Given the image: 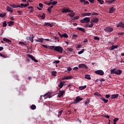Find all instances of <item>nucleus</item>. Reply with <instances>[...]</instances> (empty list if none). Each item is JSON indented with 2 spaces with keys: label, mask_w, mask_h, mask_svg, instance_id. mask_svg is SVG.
I'll return each instance as SVG.
<instances>
[{
  "label": "nucleus",
  "mask_w": 124,
  "mask_h": 124,
  "mask_svg": "<svg viewBox=\"0 0 124 124\" xmlns=\"http://www.w3.org/2000/svg\"><path fill=\"white\" fill-rule=\"evenodd\" d=\"M91 18L90 17H85L83 19L80 20V22L81 24H87V23H90Z\"/></svg>",
  "instance_id": "f257e3e1"
},
{
  "label": "nucleus",
  "mask_w": 124,
  "mask_h": 124,
  "mask_svg": "<svg viewBox=\"0 0 124 124\" xmlns=\"http://www.w3.org/2000/svg\"><path fill=\"white\" fill-rule=\"evenodd\" d=\"M54 51H56V52H59V53H61V54H62V51H63V48H62V46H56L54 48Z\"/></svg>",
  "instance_id": "f03ea898"
},
{
  "label": "nucleus",
  "mask_w": 124,
  "mask_h": 124,
  "mask_svg": "<svg viewBox=\"0 0 124 124\" xmlns=\"http://www.w3.org/2000/svg\"><path fill=\"white\" fill-rule=\"evenodd\" d=\"M82 99L83 98H80V96L76 97V99L74 102L72 103V104H77V103L82 101Z\"/></svg>",
  "instance_id": "7ed1b4c3"
},
{
  "label": "nucleus",
  "mask_w": 124,
  "mask_h": 124,
  "mask_svg": "<svg viewBox=\"0 0 124 124\" xmlns=\"http://www.w3.org/2000/svg\"><path fill=\"white\" fill-rule=\"evenodd\" d=\"M104 31L106 32H112L114 29L111 27H106L104 29Z\"/></svg>",
  "instance_id": "20e7f679"
},
{
  "label": "nucleus",
  "mask_w": 124,
  "mask_h": 124,
  "mask_svg": "<svg viewBox=\"0 0 124 124\" xmlns=\"http://www.w3.org/2000/svg\"><path fill=\"white\" fill-rule=\"evenodd\" d=\"M94 73L98 74V75L103 76L104 75V72L102 70H98L95 71Z\"/></svg>",
  "instance_id": "39448f33"
},
{
  "label": "nucleus",
  "mask_w": 124,
  "mask_h": 124,
  "mask_svg": "<svg viewBox=\"0 0 124 124\" xmlns=\"http://www.w3.org/2000/svg\"><path fill=\"white\" fill-rule=\"evenodd\" d=\"M30 5V4H29V2L27 1L26 4H24V3H21L20 5V8H26V7H28Z\"/></svg>",
  "instance_id": "423d86ee"
},
{
  "label": "nucleus",
  "mask_w": 124,
  "mask_h": 124,
  "mask_svg": "<svg viewBox=\"0 0 124 124\" xmlns=\"http://www.w3.org/2000/svg\"><path fill=\"white\" fill-rule=\"evenodd\" d=\"M61 10H62V13H68V12H71V10L67 8L62 9Z\"/></svg>",
  "instance_id": "0eeeda50"
},
{
  "label": "nucleus",
  "mask_w": 124,
  "mask_h": 124,
  "mask_svg": "<svg viewBox=\"0 0 124 124\" xmlns=\"http://www.w3.org/2000/svg\"><path fill=\"white\" fill-rule=\"evenodd\" d=\"M79 68H85V69H88L89 67L85 64H80L78 65Z\"/></svg>",
  "instance_id": "6e6552de"
},
{
  "label": "nucleus",
  "mask_w": 124,
  "mask_h": 124,
  "mask_svg": "<svg viewBox=\"0 0 124 124\" xmlns=\"http://www.w3.org/2000/svg\"><path fill=\"white\" fill-rule=\"evenodd\" d=\"M117 28H122V29H124V22H120L116 25Z\"/></svg>",
  "instance_id": "1a4fd4ad"
},
{
  "label": "nucleus",
  "mask_w": 124,
  "mask_h": 124,
  "mask_svg": "<svg viewBox=\"0 0 124 124\" xmlns=\"http://www.w3.org/2000/svg\"><path fill=\"white\" fill-rule=\"evenodd\" d=\"M28 57H29V58H30V59H31L32 61H33V62H38V61L35 59V58H34V57H33V56L31 55H28Z\"/></svg>",
  "instance_id": "9d476101"
},
{
  "label": "nucleus",
  "mask_w": 124,
  "mask_h": 124,
  "mask_svg": "<svg viewBox=\"0 0 124 124\" xmlns=\"http://www.w3.org/2000/svg\"><path fill=\"white\" fill-rule=\"evenodd\" d=\"M91 21L93 24H94V23L97 24V23H98V22H99V19H98V18H96L94 19H91Z\"/></svg>",
  "instance_id": "9b49d317"
},
{
  "label": "nucleus",
  "mask_w": 124,
  "mask_h": 124,
  "mask_svg": "<svg viewBox=\"0 0 124 124\" xmlns=\"http://www.w3.org/2000/svg\"><path fill=\"white\" fill-rule=\"evenodd\" d=\"M123 73V70L121 69L116 70L115 74L116 75H121Z\"/></svg>",
  "instance_id": "f8f14e48"
},
{
  "label": "nucleus",
  "mask_w": 124,
  "mask_h": 124,
  "mask_svg": "<svg viewBox=\"0 0 124 124\" xmlns=\"http://www.w3.org/2000/svg\"><path fill=\"white\" fill-rule=\"evenodd\" d=\"M70 14H69V17H71V18H74V16H75V14L73 10H71Z\"/></svg>",
  "instance_id": "ddd939ff"
},
{
  "label": "nucleus",
  "mask_w": 124,
  "mask_h": 124,
  "mask_svg": "<svg viewBox=\"0 0 124 124\" xmlns=\"http://www.w3.org/2000/svg\"><path fill=\"white\" fill-rule=\"evenodd\" d=\"M37 42H40V43H43L44 42V38H39L37 40H36Z\"/></svg>",
  "instance_id": "4468645a"
},
{
  "label": "nucleus",
  "mask_w": 124,
  "mask_h": 124,
  "mask_svg": "<svg viewBox=\"0 0 124 124\" xmlns=\"http://www.w3.org/2000/svg\"><path fill=\"white\" fill-rule=\"evenodd\" d=\"M65 93L64 91H60V93L58 94V97H59V98L60 97H62V96L63 95V93Z\"/></svg>",
  "instance_id": "2eb2a0df"
},
{
  "label": "nucleus",
  "mask_w": 124,
  "mask_h": 124,
  "mask_svg": "<svg viewBox=\"0 0 124 124\" xmlns=\"http://www.w3.org/2000/svg\"><path fill=\"white\" fill-rule=\"evenodd\" d=\"M115 10H116V9L114 7L110 8L109 13H110V14H112L113 12H115Z\"/></svg>",
  "instance_id": "dca6fc26"
},
{
  "label": "nucleus",
  "mask_w": 124,
  "mask_h": 124,
  "mask_svg": "<svg viewBox=\"0 0 124 124\" xmlns=\"http://www.w3.org/2000/svg\"><path fill=\"white\" fill-rule=\"evenodd\" d=\"M116 0H106V3H108V4H112V3H114Z\"/></svg>",
  "instance_id": "f3484780"
},
{
  "label": "nucleus",
  "mask_w": 124,
  "mask_h": 124,
  "mask_svg": "<svg viewBox=\"0 0 124 124\" xmlns=\"http://www.w3.org/2000/svg\"><path fill=\"white\" fill-rule=\"evenodd\" d=\"M3 41H5V42H7V43H8V44H11V40L6 38H3Z\"/></svg>",
  "instance_id": "a211bd4d"
},
{
  "label": "nucleus",
  "mask_w": 124,
  "mask_h": 124,
  "mask_svg": "<svg viewBox=\"0 0 124 124\" xmlns=\"http://www.w3.org/2000/svg\"><path fill=\"white\" fill-rule=\"evenodd\" d=\"M118 47H119L118 45L112 46L111 47H110L109 48H108V49L109 50H114V49H117Z\"/></svg>",
  "instance_id": "6ab92c4d"
},
{
  "label": "nucleus",
  "mask_w": 124,
  "mask_h": 124,
  "mask_svg": "<svg viewBox=\"0 0 124 124\" xmlns=\"http://www.w3.org/2000/svg\"><path fill=\"white\" fill-rule=\"evenodd\" d=\"M44 26H45V27H46V26L50 27V28H52V27H53V25L51 24L49 22H45L44 24Z\"/></svg>",
  "instance_id": "aec40b11"
},
{
  "label": "nucleus",
  "mask_w": 124,
  "mask_h": 124,
  "mask_svg": "<svg viewBox=\"0 0 124 124\" xmlns=\"http://www.w3.org/2000/svg\"><path fill=\"white\" fill-rule=\"evenodd\" d=\"M77 30L78 31H82L83 32H85V31H86V30H85V28H83L78 27Z\"/></svg>",
  "instance_id": "412c9836"
},
{
  "label": "nucleus",
  "mask_w": 124,
  "mask_h": 124,
  "mask_svg": "<svg viewBox=\"0 0 124 124\" xmlns=\"http://www.w3.org/2000/svg\"><path fill=\"white\" fill-rule=\"evenodd\" d=\"M45 98H47V97H48V98H50L51 97V93H47L46 94H45V95L43 96Z\"/></svg>",
  "instance_id": "4be33fe9"
},
{
  "label": "nucleus",
  "mask_w": 124,
  "mask_h": 124,
  "mask_svg": "<svg viewBox=\"0 0 124 124\" xmlns=\"http://www.w3.org/2000/svg\"><path fill=\"white\" fill-rule=\"evenodd\" d=\"M117 97H119V94H114L111 95V99H113L114 98H117Z\"/></svg>",
  "instance_id": "5701e85b"
},
{
  "label": "nucleus",
  "mask_w": 124,
  "mask_h": 124,
  "mask_svg": "<svg viewBox=\"0 0 124 124\" xmlns=\"http://www.w3.org/2000/svg\"><path fill=\"white\" fill-rule=\"evenodd\" d=\"M27 39L29 40L30 41H31V43H33V37H31V36H28L27 37Z\"/></svg>",
  "instance_id": "b1692460"
},
{
  "label": "nucleus",
  "mask_w": 124,
  "mask_h": 124,
  "mask_svg": "<svg viewBox=\"0 0 124 124\" xmlns=\"http://www.w3.org/2000/svg\"><path fill=\"white\" fill-rule=\"evenodd\" d=\"M10 6H11V7H12L13 8H18V7H20V5H16V4H12L10 5Z\"/></svg>",
  "instance_id": "393cba45"
},
{
  "label": "nucleus",
  "mask_w": 124,
  "mask_h": 124,
  "mask_svg": "<svg viewBox=\"0 0 124 124\" xmlns=\"http://www.w3.org/2000/svg\"><path fill=\"white\" fill-rule=\"evenodd\" d=\"M6 10L9 12H11V13H12L13 12V10H12L11 8L9 6L7 7Z\"/></svg>",
  "instance_id": "a878e982"
},
{
  "label": "nucleus",
  "mask_w": 124,
  "mask_h": 124,
  "mask_svg": "<svg viewBox=\"0 0 124 124\" xmlns=\"http://www.w3.org/2000/svg\"><path fill=\"white\" fill-rule=\"evenodd\" d=\"M100 99L101 100H102V101H103L104 103H107L108 102V100L105 99V98L101 97Z\"/></svg>",
  "instance_id": "bb28decb"
},
{
  "label": "nucleus",
  "mask_w": 124,
  "mask_h": 124,
  "mask_svg": "<svg viewBox=\"0 0 124 124\" xmlns=\"http://www.w3.org/2000/svg\"><path fill=\"white\" fill-rule=\"evenodd\" d=\"M92 15V13H87L82 14V16H91Z\"/></svg>",
  "instance_id": "cd10ccee"
},
{
  "label": "nucleus",
  "mask_w": 124,
  "mask_h": 124,
  "mask_svg": "<svg viewBox=\"0 0 124 124\" xmlns=\"http://www.w3.org/2000/svg\"><path fill=\"white\" fill-rule=\"evenodd\" d=\"M116 69L114 68L110 70V74H116Z\"/></svg>",
  "instance_id": "c85d7f7f"
},
{
  "label": "nucleus",
  "mask_w": 124,
  "mask_h": 124,
  "mask_svg": "<svg viewBox=\"0 0 124 124\" xmlns=\"http://www.w3.org/2000/svg\"><path fill=\"white\" fill-rule=\"evenodd\" d=\"M14 25V22L13 21H9L8 22V25L9 27H11V26H13Z\"/></svg>",
  "instance_id": "c756f323"
},
{
  "label": "nucleus",
  "mask_w": 124,
  "mask_h": 124,
  "mask_svg": "<svg viewBox=\"0 0 124 124\" xmlns=\"http://www.w3.org/2000/svg\"><path fill=\"white\" fill-rule=\"evenodd\" d=\"M87 88V85H84L83 86H79V89L80 90V91H82V90H84V89H86Z\"/></svg>",
  "instance_id": "7c9ffc66"
},
{
  "label": "nucleus",
  "mask_w": 124,
  "mask_h": 124,
  "mask_svg": "<svg viewBox=\"0 0 124 124\" xmlns=\"http://www.w3.org/2000/svg\"><path fill=\"white\" fill-rule=\"evenodd\" d=\"M85 78L88 80H91V76L90 75H85Z\"/></svg>",
  "instance_id": "2f4dec72"
},
{
  "label": "nucleus",
  "mask_w": 124,
  "mask_h": 124,
  "mask_svg": "<svg viewBox=\"0 0 124 124\" xmlns=\"http://www.w3.org/2000/svg\"><path fill=\"white\" fill-rule=\"evenodd\" d=\"M31 108L32 109V110H35L36 109V106L35 105H32L31 106Z\"/></svg>",
  "instance_id": "473e14b6"
},
{
  "label": "nucleus",
  "mask_w": 124,
  "mask_h": 124,
  "mask_svg": "<svg viewBox=\"0 0 124 124\" xmlns=\"http://www.w3.org/2000/svg\"><path fill=\"white\" fill-rule=\"evenodd\" d=\"M62 37H65V38H67V37H68V35H67V34H66V33H64V34H62Z\"/></svg>",
  "instance_id": "72a5a7b5"
},
{
  "label": "nucleus",
  "mask_w": 124,
  "mask_h": 124,
  "mask_svg": "<svg viewBox=\"0 0 124 124\" xmlns=\"http://www.w3.org/2000/svg\"><path fill=\"white\" fill-rule=\"evenodd\" d=\"M0 57H2V58H4V59H6V58H7V55H3L0 53Z\"/></svg>",
  "instance_id": "f704fd0d"
},
{
  "label": "nucleus",
  "mask_w": 124,
  "mask_h": 124,
  "mask_svg": "<svg viewBox=\"0 0 124 124\" xmlns=\"http://www.w3.org/2000/svg\"><path fill=\"white\" fill-rule=\"evenodd\" d=\"M38 17H41L42 19V20H44V19H45V14L43 13V15L42 16H39Z\"/></svg>",
  "instance_id": "c9c22d12"
},
{
  "label": "nucleus",
  "mask_w": 124,
  "mask_h": 124,
  "mask_svg": "<svg viewBox=\"0 0 124 124\" xmlns=\"http://www.w3.org/2000/svg\"><path fill=\"white\" fill-rule=\"evenodd\" d=\"M5 15H6L5 13L0 14V17H1V18H3V17H5Z\"/></svg>",
  "instance_id": "e433bc0d"
},
{
  "label": "nucleus",
  "mask_w": 124,
  "mask_h": 124,
  "mask_svg": "<svg viewBox=\"0 0 124 124\" xmlns=\"http://www.w3.org/2000/svg\"><path fill=\"white\" fill-rule=\"evenodd\" d=\"M55 48H56L55 46H51L49 47V49H51V50H53V51H55Z\"/></svg>",
  "instance_id": "4c0bfd02"
},
{
  "label": "nucleus",
  "mask_w": 124,
  "mask_h": 124,
  "mask_svg": "<svg viewBox=\"0 0 124 124\" xmlns=\"http://www.w3.org/2000/svg\"><path fill=\"white\" fill-rule=\"evenodd\" d=\"M94 95H97V96H102V95H101V94H100L99 93H98V92H95L94 93Z\"/></svg>",
  "instance_id": "58836bf2"
},
{
  "label": "nucleus",
  "mask_w": 124,
  "mask_h": 124,
  "mask_svg": "<svg viewBox=\"0 0 124 124\" xmlns=\"http://www.w3.org/2000/svg\"><path fill=\"white\" fill-rule=\"evenodd\" d=\"M59 87H60V89H62V87H63V82H60Z\"/></svg>",
  "instance_id": "ea45409f"
},
{
  "label": "nucleus",
  "mask_w": 124,
  "mask_h": 124,
  "mask_svg": "<svg viewBox=\"0 0 124 124\" xmlns=\"http://www.w3.org/2000/svg\"><path fill=\"white\" fill-rule=\"evenodd\" d=\"M97 1H98L100 4H103V3H104V1L103 0H97Z\"/></svg>",
  "instance_id": "a19ab883"
},
{
  "label": "nucleus",
  "mask_w": 124,
  "mask_h": 124,
  "mask_svg": "<svg viewBox=\"0 0 124 124\" xmlns=\"http://www.w3.org/2000/svg\"><path fill=\"white\" fill-rule=\"evenodd\" d=\"M91 24L88 26L89 28H93V23L90 21Z\"/></svg>",
  "instance_id": "79ce46f5"
},
{
  "label": "nucleus",
  "mask_w": 124,
  "mask_h": 124,
  "mask_svg": "<svg viewBox=\"0 0 124 124\" xmlns=\"http://www.w3.org/2000/svg\"><path fill=\"white\" fill-rule=\"evenodd\" d=\"M84 51H85V50L84 49H82V50L78 51V55H81V54H83V53H84Z\"/></svg>",
  "instance_id": "37998d69"
},
{
  "label": "nucleus",
  "mask_w": 124,
  "mask_h": 124,
  "mask_svg": "<svg viewBox=\"0 0 124 124\" xmlns=\"http://www.w3.org/2000/svg\"><path fill=\"white\" fill-rule=\"evenodd\" d=\"M78 37V35H77L76 34H74L73 35V38H74V39H76V38H77Z\"/></svg>",
  "instance_id": "c03bdc74"
},
{
  "label": "nucleus",
  "mask_w": 124,
  "mask_h": 124,
  "mask_svg": "<svg viewBox=\"0 0 124 124\" xmlns=\"http://www.w3.org/2000/svg\"><path fill=\"white\" fill-rule=\"evenodd\" d=\"M89 103H90V100H88L87 101H86L85 102H84V104L85 105H89Z\"/></svg>",
  "instance_id": "a18cd8bd"
},
{
  "label": "nucleus",
  "mask_w": 124,
  "mask_h": 124,
  "mask_svg": "<svg viewBox=\"0 0 124 124\" xmlns=\"http://www.w3.org/2000/svg\"><path fill=\"white\" fill-rule=\"evenodd\" d=\"M51 74H52V76H56V74H57V72H56V71H52L51 72Z\"/></svg>",
  "instance_id": "49530a36"
},
{
  "label": "nucleus",
  "mask_w": 124,
  "mask_h": 124,
  "mask_svg": "<svg viewBox=\"0 0 124 124\" xmlns=\"http://www.w3.org/2000/svg\"><path fill=\"white\" fill-rule=\"evenodd\" d=\"M91 16H94V15H98L99 14L97 13H91Z\"/></svg>",
  "instance_id": "de8ad7c7"
},
{
  "label": "nucleus",
  "mask_w": 124,
  "mask_h": 124,
  "mask_svg": "<svg viewBox=\"0 0 124 124\" xmlns=\"http://www.w3.org/2000/svg\"><path fill=\"white\" fill-rule=\"evenodd\" d=\"M79 18H80L79 16H76L74 17V18H73V20H78Z\"/></svg>",
  "instance_id": "09e8293b"
},
{
  "label": "nucleus",
  "mask_w": 124,
  "mask_h": 124,
  "mask_svg": "<svg viewBox=\"0 0 124 124\" xmlns=\"http://www.w3.org/2000/svg\"><path fill=\"white\" fill-rule=\"evenodd\" d=\"M51 10H52V9L50 8V7H48L47 8V11H48V12H49V13H51V12H52Z\"/></svg>",
  "instance_id": "8fccbe9b"
},
{
  "label": "nucleus",
  "mask_w": 124,
  "mask_h": 124,
  "mask_svg": "<svg viewBox=\"0 0 124 124\" xmlns=\"http://www.w3.org/2000/svg\"><path fill=\"white\" fill-rule=\"evenodd\" d=\"M19 44H21V45H23V46H26V43L23 42H19Z\"/></svg>",
  "instance_id": "3c124183"
},
{
  "label": "nucleus",
  "mask_w": 124,
  "mask_h": 124,
  "mask_svg": "<svg viewBox=\"0 0 124 124\" xmlns=\"http://www.w3.org/2000/svg\"><path fill=\"white\" fill-rule=\"evenodd\" d=\"M58 3V1H54L52 2V5H55V4H57Z\"/></svg>",
  "instance_id": "603ef678"
},
{
  "label": "nucleus",
  "mask_w": 124,
  "mask_h": 124,
  "mask_svg": "<svg viewBox=\"0 0 124 124\" xmlns=\"http://www.w3.org/2000/svg\"><path fill=\"white\" fill-rule=\"evenodd\" d=\"M6 26H7V24H6V21H4L3 23L2 27H6Z\"/></svg>",
  "instance_id": "864d4df0"
},
{
  "label": "nucleus",
  "mask_w": 124,
  "mask_h": 124,
  "mask_svg": "<svg viewBox=\"0 0 124 124\" xmlns=\"http://www.w3.org/2000/svg\"><path fill=\"white\" fill-rule=\"evenodd\" d=\"M73 77H72V76H69L68 77H67V80H69L70 79H73Z\"/></svg>",
  "instance_id": "5fc2aeb1"
},
{
  "label": "nucleus",
  "mask_w": 124,
  "mask_h": 124,
  "mask_svg": "<svg viewBox=\"0 0 124 124\" xmlns=\"http://www.w3.org/2000/svg\"><path fill=\"white\" fill-rule=\"evenodd\" d=\"M118 121H119V118H116L113 120V122H114V123H117V122Z\"/></svg>",
  "instance_id": "6e6d98bb"
},
{
  "label": "nucleus",
  "mask_w": 124,
  "mask_h": 124,
  "mask_svg": "<svg viewBox=\"0 0 124 124\" xmlns=\"http://www.w3.org/2000/svg\"><path fill=\"white\" fill-rule=\"evenodd\" d=\"M62 110H61L60 111L58 112V117H60L62 115Z\"/></svg>",
  "instance_id": "4d7b16f0"
},
{
  "label": "nucleus",
  "mask_w": 124,
  "mask_h": 124,
  "mask_svg": "<svg viewBox=\"0 0 124 124\" xmlns=\"http://www.w3.org/2000/svg\"><path fill=\"white\" fill-rule=\"evenodd\" d=\"M119 35H123L124 34V32H119L117 33Z\"/></svg>",
  "instance_id": "13d9d810"
},
{
  "label": "nucleus",
  "mask_w": 124,
  "mask_h": 124,
  "mask_svg": "<svg viewBox=\"0 0 124 124\" xmlns=\"http://www.w3.org/2000/svg\"><path fill=\"white\" fill-rule=\"evenodd\" d=\"M67 51H69V52H72V51H73V49L70 48H68Z\"/></svg>",
  "instance_id": "bf43d9fd"
},
{
  "label": "nucleus",
  "mask_w": 124,
  "mask_h": 124,
  "mask_svg": "<svg viewBox=\"0 0 124 124\" xmlns=\"http://www.w3.org/2000/svg\"><path fill=\"white\" fill-rule=\"evenodd\" d=\"M53 63H60V61H55L53 62Z\"/></svg>",
  "instance_id": "052dcab7"
},
{
  "label": "nucleus",
  "mask_w": 124,
  "mask_h": 124,
  "mask_svg": "<svg viewBox=\"0 0 124 124\" xmlns=\"http://www.w3.org/2000/svg\"><path fill=\"white\" fill-rule=\"evenodd\" d=\"M39 6L41 7V8H43V4L42 3H39Z\"/></svg>",
  "instance_id": "680f3d73"
},
{
  "label": "nucleus",
  "mask_w": 124,
  "mask_h": 124,
  "mask_svg": "<svg viewBox=\"0 0 124 124\" xmlns=\"http://www.w3.org/2000/svg\"><path fill=\"white\" fill-rule=\"evenodd\" d=\"M73 69V70H76V71H77L78 70V67H75Z\"/></svg>",
  "instance_id": "e2e57ef3"
},
{
  "label": "nucleus",
  "mask_w": 124,
  "mask_h": 124,
  "mask_svg": "<svg viewBox=\"0 0 124 124\" xmlns=\"http://www.w3.org/2000/svg\"><path fill=\"white\" fill-rule=\"evenodd\" d=\"M71 70H72V68H71L70 67L67 68L68 71H71Z\"/></svg>",
  "instance_id": "0e129e2a"
},
{
  "label": "nucleus",
  "mask_w": 124,
  "mask_h": 124,
  "mask_svg": "<svg viewBox=\"0 0 124 124\" xmlns=\"http://www.w3.org/2000/svg\"><path fill=\"white\" fill-rule=\"evenodd\" d=\"M110 97V95L109 94H106L105 95V98H109Z\"/></svg>",
  "instance_id": "69168bd1"
},
{
  "label": "nucleus",
  "mask_w": 124,
  "mask_h": 124,
  "mask_svg": "<svg viewBox=\"0 0 124 124\" xmlns=\"http://www.w3.org/2000/svg\"><path fill=\"white\" fill-rule=\"evenodd\" d=\"M84 4H90V2L88 1H85L84 3Z\"/></svg>",
  "instance_id": "338daca9"
},
{
  "label": "nucleus",
  "mask_w": 124,
  "mask_h": 124,
  "mask_svg": "<svg viewBox=\"0 0 124 124\" xmlns=\"http://www.w3.org/2000/svg\"><path fill=\"white\" fill-rule=\"evenodd\" d=\"M94 39L95 40H99V38L98 37H94Z\"/></svg>",
  "instance_id": "774afa93"
}]
</instances>
